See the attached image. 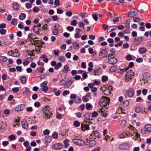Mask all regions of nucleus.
I'll use <instances>...</instances> for the list:
<instances>
[{
    "mask_svg": "<svg viewBox=\"0 0 151 151\" xmlns=\"http://www.w3.org/2000/svg\"><path fill=\"white\" fill-rule=\"evenodd\" d=\"M26 7L27 9L31 8L32 7V4L29 3H27L26 4Z\"/></svg>",
    "mask_w": 151,
    "mask_h": 151,
    "instance_id": "60",
    "label": "nucleus"
},
{
    "mask_svg": "<svg viewBox=\"0 0 151 151\" xmlns=\"http://www.w3.org/2000/svg\"><path fill=\"white\" fill-rule=\"evenodd\" d=\"M101 89L103 91L104 93L106 95L108 96L111 93V91L108 89L107 87H101Z\"/></svg>",
    "mask_w": 151,
    "mask_h": 151,
    "instance_id": "11",
    "label": "nucleus"
},
{
    "mask_svg": "<svg viewBox=\"0 0 151 151\" xmlns=\"http://www.w3.org/2000/svg\"><path fill=\"white\" fill-rule=\"evenodd\" d=\"M58 60L59 61L63 62L65 61V58L64 56H60L58 58Z\"/></svg>",
    "mask_w": 151,
    "mask_h": 151,
    "instance_id": "38",
    "label": "nucleus"
},
{
    "mask_svg": "<svg viewBox=\"0 0 151 151\" xmlns=\"http://www.w3.org/2000/svg\"><path fill=\"white\" fill-rule=\"evenodd\" d=\"M81 35L78 32H76L74 36L75 38H78L81 37Z\"/></svg>",
    "mask_w": 151,
    "mask_h": 151,
    "instance_id": "51",
    "label": "nucleus"
},
{
    "mask_svg": "<svg viewBox=\"0 0 151 151\" xmlns=\"http://www.w3.org/2000/svg\"><path fill=\"white\" fill-rule=\"evenodd\" d=\"M136 61L138 63H140L143 62V60L142 58H137L136 59Z\"/></svg>",
    "mask_w": 151,
    "mask_h": 151,
    "instance_id": "58",
    "label": "nucleus"
},
{
    "mask_svg": "<svg viewBox=\"0 0 151 151\" xmlns=\"http://www.w3.org/2000/svg\"><path fill=\"white\" fill-rule=\"evenodd\" d=\"M107 52L106 51V49H102L99 53V55L101 58L107 57Z\"/></svg>",
    "mask_w": 151,
    "mask_h": 151,
    "instance_id": "8",
    "label": "nucleus"
},
{
    "mask_svg": "<svg viewBox=\"0 0 151 151\" xmlns=\"http://www.w3.org/2000/svg\"><path fill=\"white\" fill-rule=\"evenodd\" d=\"M62 147V144L60 143H56L54 145L52 146L53 149L55 150L60 149Z\"/></svg>",
    "mask_w": 151,
    "mask_h": 151,
    "instance_id": "18",
    "label": "nucleus"
},
{
    "mask_svg": "<svg viewBox=\"0 0 151 151\" xmlns=\"http://www.w3.org/2000/svg\"><path fill=\"white\" fill-rule=\"evenodd\" d=\"M92 16L93 19L96 21H97L98 19V15L97 14H92Z\"/></svg>",
    "mask_w": 151,
    "mask_h": 151,
    "instance_id": "43",
    "label": "nucleus"
},
{
    "mask_svg": "<svg viewBox=\"0 0 151 151\" xmlns=\"http://www.w3.org/2000/svg\"><path fill=\"white\" fill-rule=\"evenodd\" d=\"M116 28V26H111L110 27L107 29V32L109 33Z\"/></svg>",
    "mask_w": 151,
    "mask_h": 151,
    "instance_id": "23",
    "label": "nucleus"
},
{
    "mask_svg": "<svg viewBox=\"0 0 151 151\" xmlns=\"http://www.w3.org/2000/svg\"><path fill=\"white\" fill-rule=\"evenodd\" d=\"M143 101V99L141 97H139L136 99V101L137 102H142Z\"/></svg>",
    "mask_w": 151,
    "mask_h": 151,
    "instance_id": "64",
    "label": "nucleus"
},
{
    "mask_svg": "<svg viewBox=\"0 0 151 151\" xmlns=\"http://www.w3.org/2000/svg\"><path fill=\"white\" fill-rule=\"evenodd\" d=\"M140 52L142 53L145 52L147 51V49L145 47H142L139 49Z\"/></svg>",
    "mask_w": 151,
    "mask_h": 151,
    "instance_id": "39",
    "label": "nucleus"
},
{
    "mask_svg": "<svg viewBox=\"0 0 151 151\" xmlns=\"http://www.w3.org/2000/svg\"><path fill=\"white\" fill-rule=\"evenodd\" d=\"M73 45L74 48L75 50H78V49L79 47V45L78 43L75 42L73 43Z\"/></svg>",
    "mask_w": 151,
    "mask_h": 151,
    "instance_id": "29",
    "label": "nucleus"
},
{
    "mask_svg": "<svg viewBox=\"0 0 151 151\" xmlns=\"http://www.w3.org/2000/svg\"><path fill=\"white\" fill-rule=\"evenodd\" d=\"M145 129L149 132H151V124H149L146 125L145 127Z\"/></svg>",
    "mask_w": 151,
    "mask_h": 151,
    "instance_id": "33",
    "label": "nucleus"
},
{
    "mask_svg": "<svg viewBox=\"0 0 151 151\" xmlns=\"http://www.w3.org/2000/svg\"><path fill=\"white\" fill-rule=\"evenodd\" d=\"M63 10L60 8L58 9L57 10V12L58 14H61L63 12Z\"/></svg>",
    "mask_w": 151,
    "mask_h": 151,
    "instance_id": "55",
    "label": "nucleus"
},
{
    "mask_svg": "<svg viewBox=\"0 0 151 151\" xmlns=\"http://www.w3.org/2000/svg\"><path fill=\"white\" fill-rule=\"evenodd\" d=\"M77 23V21L76 20H72L70 24L71 25L73 26H76Z\"/></svg>",
    "mask_w": 151,
    "mask_h": 151,
    "instance_id": "45",
    "label": "nucleus"
},
{
    "mask_svg": "<svg viewBox=\"0 0 151 151\" xmlns=\"http://www.w3.org/2000/svg\"><path fill=\"white\" fill-rule=\"evenodd\" d=\"M128 69V68H124L123 69L119 68V72L122 74H124L125 72L127 71V70Z\"/></svg>",
    "mask_w": 151,
    "mask_h": 151,
    "instance_id": "31",
    "label": "nucleus"
},
{
    "mask_svg": "<svg viewBox=\"0 0 151 151\" xmlns=\"http://www.w3.org/2000/svg\"><path fill=\"white\" fill-rule=\"evenodd\" d=\"M137 14V12L134 9L131 10L129 12L128 16L129 17H132Z\"/></svg>",
    "mask_w": 151,
    "mask_h": 151,
    "instance_id": "13",
    "label": "nucleus"
},
{
    "mask_svg": "<svg viewBox=\"0 0 151 151\" xmlns=\"http://www.w3.org/2000/svg\"><path fill=\"white\" fill-rule=\"evenodd\" d=\"M33 11L34 12H38L40 10V9L38 7L35 6L33 8Z\"/></svg>",
    "mask_w": 151,
    "mask_h": 151,
    "instance_id": "44",
    "label": "nucleus"
},
{
    "mask_svg": "<svg viewBox=\"0 0 151 151\" xmlns=\"http://www.w3.org/2000/svg\"><path fill=\"white\" fill-rule=\"evenodd\" d=\"M70 70V69L69 66L68 65H65L64 66L63 70V71L65 73H66L68 72V71Z\"/></svg>",
    "mask_w": 151,
    "mask_h": 151,
    "instance_id": "25",
    "label": "nucleus"
},
{
    "mask_svg": "<svg viewBox=\"0 0 151 151\" xmlns=\"http://www.w3.org/2000/svg\"><path fill=\"white\" fill-rule=\"evenodd\" d=\"M110 99L106 97H102L100 100L99 104L101 106L106 107L109 104Z\"/></svg>",
    "mask_w": 151,
    "mask_h": 151,
    "instance_id": "1",
    "label": "nucleus"
},
{
    "mask_svg": "<svg viewBox=\"0 0 151 151\" xmlns=\"http://www.w3.org/2000/svg\"><path fill=\"white\" fill-rule=\"evenodd\" d=\"M73 124L75 127H78L80 126V124L79 122L75 121L74 122Z\"/></svg>",
    "mask_w": 151,
    "mask_h": 151,
    "instance_id": "40",
    "label": "nucleus"
},
{
    "mask_svg": "<svg viewBox=\"0 0 151 151\" xmlns=\"http://www.w3.org/2000/svg\"><path fill=\"white\" fill-rule=\"evenodd\" d=\"M72 141L74 144L79 145L83 146L85 144V141L81 139H74Z\"/></svg>",
    "mask_w": 151,
    "mask_h": 151,
    "instance_id": "5",
    "label": "nucleus"
},
{
    "mask_svg": "<svg viewBox=\"0 0 151 151\" xmlns=\"http://www.w3.org/2000/svg\"><path fill=\"white\" fill-rule=\"evenodd\" d=\"M73 81V78H71L69 80L66 82L64 86V88H67L70 87Z\"/></svg>",
    "mask_w": 151,
    "mask_h": 151,
    "instance_id": "15",
    "label": "nucleus"
},
{
    "mask_svg": "<svg viewBox=\"0 0 151 151\" xmlns=\"http://www.w3.org/2000/svg\"><path fill=\"white\" fill-rule=\"evenodd\" d=\"M47 82L45 81L40 85V86L42 87V90L44 92H46L48 90V88L47 86Z\"/></svg>",
    "mask_w": 151,
    "mask_h": 151,
    "instance_id": "9",
    "label": "nucleus"
},
{
    "mask_svg": "<svg viewBox=\"0 0 151 151\" xmlns=\"http://www.w3.org/2000/svg\"><path fill=\"white\" fill-rule=\"evenodd\" d=\"M66 45L65 44H63L60 47L61 50H65L66 49Z\"/></svg>",
    "mask_w": 151,
    "mask_h": 151,
    "instance_id": "61",
    "label": "nucleus"
},
{
    "mask_svg": "<svg viewBox=\"0 0 151 151\" xmlns=\"http://www.w3.org/2000/svg\"><path fill=\"white\" fill-rule=\"evenodd\" d=\"M14 9L18 10L19 9V6L17 3H14L12 5Z\"/></svg>",
    "mask_w": 151,
    "mask_h": 151,
    "instance_id": "37",
    "label": "nucleus"
},
{
    "mask_svg": "<svg viewBox=\"0 0 151 151\" xmlns=\"http://www.w3.org/2000/svg\"><path fill=\"white\" fill-rule=\"evenodd\" d=\"M126 124V121L124 120H123L122 121L121 125L122 127H124Z\"/></svg>",
    "mask_w": 151,
    "mask_h": 151,
    "instance_id": "57",
    "label": "nucleus"
},
{
    "mask_svg": "<svg viewBox=\"0 0 151 151\" xmlns=\"http://www.w3.org/2000/svg\"><path fill=\"white\" fill-rule=\"evenodd\" d=\"M71 53L69 52H68L65 54V56L67 58H70L71 57Z\"/></svg>",
    "mask_w": 151,
    "mask_h": 151,
    "instance_id": "62",
    "label": "nucleus"
},
{
    "mask_svg": "<svg viewBox=\"0 0 151 151\" xmlns=\"http://www.w3.org/2000/svg\"><path fill=\"white\" fill-rule=\"evenodd\" d=\"M74 102L76 103H80L81 102V99L79 97L77 96L74 100Z\"/></svg>",
    "mask_w": 151,
    "mask_h": 151,
    "instance_id": "32",
    "label": "nucleus"
},
{
    "mask_svg": "<svg viewBox=\"0 0 151 151\" xmlns=\"http://www.w3.org/2000/svg\"><path fill=\"white\" fill-rule=\"evenodd\" d=\"M69 140L68 139H66L64 141V146L65 148L68 147L69 146V144L68 143Z\"/></svg>",
    "mask_w": 151,
    "mask_h": 151,
    "instance_id": "34",
    "label": "nucleus"
},
{
    "mask_svg": "<svg viewBox=\"0 0 151 151\" xmlns=\"http://www.w3.org/2000/svg\"><path fill=\"white\" fill-rule=\"evenodd\" d=\"M96 143L95 140H91L89 141L88 145L89 148H92L96 145Z\"/></svg>",
    "mask_w": 151,
    "mask_h": 151,
    "instance_id": "17",
    "label": "nucleus"
},
{
    "mask_svg": "<svg viewBox=\"0 0 151 151\" xmlns=\"http://www.w3.org/2000/svg\"><path fill=\"white\" fill-rule=\"evenodd\" d=\"M134 75V74L132 70H128L126 74V81L127 82L129 81L131 79L132 76H133Z\"/></svg>",
    "mask_w": 151,
    "mask_h": 151,
    "instance_id": "4",
    "label": "nucleus"
},
{
    "mask_svg": "<svg viewBox=\"0 0 151 151\" xmlns=\"http://www.w3.org/2000/svg\"><path fill=\"white\" fill-rule=\"evenodd\" d=\"M30 42L35 45H36L38 47L37 49H40V48L42 47V45L44 44L43 42H41V41L33 39Z\"/></svg>",
    "mask_w": 151,
    "mask_h": 151,
    "instance_id": "3",
    "label": "nucleus"
},
{
    "mask_svg": "<svg viewBox=\"0 0 151 151\" xmlns=\"http://www.w3.org/2000/svg\"><path fill=\"white\" fill-rule=\"evenodd\" d=\"M133 21L135 22H139L140 21V20L138 17H135L133 18Z\"/></svg>",
    "mask_w": 151,
    "mask_h": 151,
    "instance_id": "59",
    "label": "nucleus"
},
{
    "mask_svg": "<svg viewBox=\"0 0 151 151\" xmlns=\"http://www.w3.org/2000/svg\"><path fill=\"white\" fill-rule=\"evenodd\" d=\"M20 80L22 83L23 84L25 83L26 82V78L25 76L21 77L20 78Z\"/></svg>",
    "mask_w": 151,
    "mask_h": 151,
    "instance_id": "35",
    "label": "nucleus"
},
{
    "mask_svg": "<svg viewBox=\"0 0 151 151\" xmlns=\"http://www.w3.org/2000/svg\"><path fill=\"white\" fill-rule=\"evenodd\" d=\"M91 95L90 93L88 92L87 93L86 95L83 96L82 97V100L84 102H87L89 100V99H91Z\"/></svg>",
    "mask_w": 151,
    "mask_h": 151,
    "instance_id": "10",
    "label": "nucleus"
},
{
    "mask_svg": "<svg viewBox=\"0 0 151 151\" xmlns=\"http://www.w3.org/2000/svg\"><path fill=\"white\" fill-rule=\"evenodd\" d=\"M111 55H109L108 56L109 63L111 64L114 65L116 64L117 61V60L114 56L111 57Z\"/></svg>",
    "mask_w": 151,
    "mask_h": 151,
    "instance_id": "7",
    "label": "nucleus"
},
{
    "mask_svg": "<svg viewBox=\"0 0 151 151\" xmlns=\"http://www.w3.org/2000/svg\"><path fill=\"white\" fill-rule=\"evenodd\" d=\"M138 39H139V37L135 38L134 42V43L135 45H138L140 44L141 43L140 40H139Z\"/></svg>",
    "mask_w": 151,
    "mask_h": 151,
    "instance_id": "24",
    "label": "nucleus"
},
{
    "mask_svg": "<svg viewBox=\"0 0 151 151\" xmlns=\"http://www.w3.org/2000/svg\"><path fill=\"white\" fill-rule=\"evenodd\" d=\"M26 110L28 112H31L32 111L33 109L32 107H29L26 108Z\"/></svg>",
    "mask_w": 151,
    "mask_h": 151,
    "instance_id": "56",
    "label": "nucleus"
},
{
    "mask_svg": "<svg viewBox=\"0 0 151 151\" xmlns=\"http://www.w3.org/2000/svg\"><path fill=\"white\" fill-rule=\"evenodd\" d=\"M22 127L25 129H27L28 127V125L26 121H23L21 122Z\"/></svg>",
    "mask_w": 151,
    "mask_h": 151,
    "instance_id": "22",
    "label": "nucleus"
},
{
    "mask_svg": "<svg viewBox=\"0 0 151 151\" xmlns=\"http://www.w3.org/2000/svg\"><path fill=\"white\" fill-rule=\"evenodd\" d=\"M17 20L15 19H13L12 20L11 23L12 25H17Z\"/></svg>",
    "mask_w": 151,
    "mask_h": 151,
    "instance_id": "50",
    "label": "nucleus"
},
{
    "mask_svg": "<svg viewBox=\"0 0 151 151\" xmlns=\"http://www.w3.org/2000/svg\"><path fill=\"white\" fill-rule=\"evenodd\" d=\"M130 22L129 20H127L125 22V27L127 29H129L130 28Z\"/></svg>",
    "mask_w": 151,
    "mask_h": 151,
    "instance_id": "27",
    "label": "nucleus"
},
{
    "mask_svg": "<svg viewBox=\"0 0 151 151\" xmlns=\"http://www.w3.org/2000/svg\"><path fill=\"white\" fill-rule=\"evenodd\" d=\"M127 93V96L129 97H132L134 95V90L133 88H130L128 90Z\"/></svg>",
    "mask_w": 151,
    "mask_h": 151,
    "instance_id": "20",
    "label": "nucleus"
},
{
    "mask_svg": "<svg viewBox=\"0 0 151 151\" xmlns=\"http://www.w3.org/2000/svg\"><path fill=\"white\" fill-rule=\"evenodd\" d=\"M41 24H39L37 25H34L32 28V30L35 33L39 34V27L41 26Z\"/></svg>",
    "mask_w": 151,
    "mask_h": 151,
    "instance_id": "14",
    "label": "nucleus"
},
{
    "mask_svg": "<svg viewBox=\"0 0 151 151\" xmlns=\"http://www.w3.org/2000/svg\"><path fill=\"white\" fill-rule=\"evenodd\" d=\"M117 70L116 67L115 65H113L110 67V70L111 72H114Z\"/></svg>",
    "mask_w": 151,
    "mask_h": 151,
    "instance_id": "30",
    "label": "nucleus"
},
{
    "mask_svg": "<svg viewBox=\"0 0 151 151\" xmlns=\"http://www.w3.org/2000/svg\"><path fill=\"white\" fill-rule=\"evenodd\" d=\"M89 122H88L86 121L85 120L83 122L81 123L82 130L84 131L88 130L89 128Z\"/></svg>",
    "mask_w": 151,
    "mask_h": 151,
    "instance_id": "6",
    "label": "nucleus"
},
{
    "mask_svg": "<svg viewBox=\"0 0 151 151\" xmlns=\"http://www.w3.org/2000/svg\"><path fill=\"white\" fill-rule=\"evenodd\" d=\"M32 36L33 34L32 33L29 34L28 35V37L29 38V40L30 41V40H31V41L32 40V39H35L34 37H33Z\"/></svg>",
    "mask_w": 151,
    "mask_h": 151,
    "instance_id": "52",
    "label": "nucleus"
},
{
    "mask_svg": "<svg viewBox=\"0 0 151 151\" xmlns=\"http://www.w3.org/2000/svg\"><path fill=\"white\" fill-rule=\"evenodd\" d=\"M26 17V15L24 13H21L19 16V18L21 20L24 19Z\"/></svg>",
    "mask_w": 151,
    "mask_h": 151,
    "instance_id": "36",
    "label": "nucleus"
},
{
    "mask_svg": "<svg viewBox=\"0 0 151 151\" xmlns=\"http://www.w3.org/2000/svg\"><path fill=\"white\" fill-rule=\"evenodd\" d=\"M36 66V64L34 62L32 63L30 65V66L33 68H35Z\"/></svg>",
    "mask_w": 151,
    "mask_h": 151,
    "instance_id": "63",
    "label": "nucleus"
},
{
    "mask_svg": "<svg viewBox=\"0 0 151 151\" xmlns=\"http://www.w3.org/2000/svg\"><path fill=\"white\" fill-rule=\"evenodd\" d=\"M12 91L13 92L16 93L19 91V89L18 87L14 88H12Z\"/></svg>",
    "mask_w": 151,
    "mask_h": 151,
    "instance_id": "41",
    "label": "nucleus"
},
{
    "mask_svg": "<svg viewBox=\"0 0 151 151\" xmlns=\"http://www.w3.org/2000/svg\"><path fill=\"white\" fill-rule=\"evenodd\" d=\"M62 66V64L61 62L58 63L54 67V68L55 70L58 69Z\"/></svg>",
    "mask_w": 151,
    "mask_h": 151,
    "instance_id": "28",
    "label": "nucleus"
},
{
    "mask_svg": "<svg viewBox=\"0 0 151 151\" xmlns=\"http://www.w3.org/2000/svg\"><path fill=\"white\" fill-rule=\"evenodd\" d=\"M40 104L39 102H36L34 103V106L36 107H39L40 106Z\"/></svg>",
    "mask_w": 151,
    "mask_h": 151,
    "instance_id": "54",
    "label": "nucleus"
},
{
    "mask_svg": "<svg viewBox=\"0 0 151 151\" xmlns=\"http://www.w3.org/2000/svg\"><path fill=\"white\" fill-rule=\"evenodd\" d=\"M38 72L40 73H42L43 72L44 68L42 67H40L39 68H37Z\"/></svg>",
    "mask_w": 151,
    "mask_h": 151,
    "instance_id": "53",
    "label": "nucleus"
},
{
    "mask_svg": "<svg viewBox=\"0 0 151 151\" xmlns=\"http://www.w3.org/2000/svg\"><path fill=\"white\" fill-rule=\"evenodd\" d=\"M142 108L140 106H137L135 109V111L137 113L140 112Z\"/></svg>",
    "mask_w": 151,
    "mask_h": 151,
    "instance_id": "42",
    "label": "nucleus"
},
{
    "mask_svg": "<svg viewBox=\"0 0 151 151\" xmlns=\"http://www.w3.org/2000/svg\"><path fill=\"white\" fill-rule=\"evenodd\" d=\"M52 138L51 136H47L45 137V144L46 145L50 143L52 140Z\"/></svg>",
    "mask_w": 151,
    "mask_h": 151,
    "instance_id": "19",
    "label": "nucleus"
},
{
    "mask_svg": "<svg viewBox=\"0 0 151 151\" xmlns=\"http://www.w3.org/2000/svg\"><path fill=\"white\" fill-rule=\"evenodd\" d=\"M29 63V61L27 60V59H26L23 62V64L24 66H26Z\"/></svg>",
    "mask_w": 151,
    "mask_h": 151,
    "instance_id": "47",
    "label": "nucleus"
},
{
    "mask_svg": "<svg viewBox=\"0 0 151 151\" xmlns=\"http://www.w3.org/2000/svg\"><path fill=\"white\" fill-rule=\"evenodd\" d=\"M50 108L48 106H45L43 109V111L44 114H43L45 118L49 119L50 115L52 114Z\"/></svg>",
    "mask_w": 151,
    "mask_h": 151,
    "instance_id": "2",
    "label": "nucleus"
},
{
    "mask_svg": "<svg viewBox=\"0 0 151 151\" xmlns=\"http://www.w3.org/2000/svg\"><path fill=\"white\" fill-rule=\"evenodd\" d=\"M129 144L127 143L121 144L119 147L120 149L121 150H124L129 147Z\"/></svg>",
    "mask_w": 151,
    "mask_h": 151,
    "instance_id": "16",
    "label": "nucleus"
},
{
    "mask_svg": "<svg viewBox=\"0 0 151 151\" xmlns=\"http://www.w3.org/2000/svg\"><path fill=\"white\" fill-rule=\"evenodd\" d=\"M25 106L24 104H20L16 106L14 108V110L17 111L23 110L25 108Z\"/></svg>",
    "mask_w": 151,
    "mask_h": 151,
    "instance_id": "12",
    "label": "nucleus"
},
{
    "mask_svg": "<svg viewBox=\"0 0 151 151\" xmlns=\"http://www.w3.org/2000/svg\"><path fill=\"white\" fill-rule=\"evenodd\" d=\"M8 60L7 57L5 56L0 57V62H5Z\"/></svg>",
    "mask_w": 151,
    "mask_h": 151,
    "instance_id": "26",
    "label": "nucleus"
},
{
    "mask_svg": "<svg viewBox=\"0 0 151 151\" xmlns=\"http://www.w3.org/2000/svg\"><path fill=\"white\" fill-rule=\"evenodd\" d=\"M93 135L95 137L98 138H99L101 137L100 134L99 132L96 131H93V133L91 134V136Z\"/></svg>",
    "mask_w": 151,
    "mask_h": 151,
    "instance_id": "21",
    "label": "nucleus"
},
{
    "mask_svg": "<svg viewBox=\"0 0 151 151\" xmlns=\"http://www.w3.org/2000/svg\"><path fill=\"white\" fill-rule=\"evenodd\" d=\"M92 106V105L90 103H87L86 104V108L87 110H89Z\"/></svg>",
    "mask_w": 151,
    "mask_h": 151,
    "instance_id": "46",
    "label": "nucleus"
},
{
    "mask_svg": "<svg viewBox=\"0 0 151 151\" xmlns=\"http://www.w3.org/2000/svg\"><path fill=\"white\" fill-rule=\"evenodd\" d=\"M20 54L18 52H13V57H17L19 56Z\"/></svg>",
    "mask_w": 151,
    "mask_h": 151,
    "instance_id": "48",
    "label": "nucleus"
},
{
    "mask_svg": "<svg viewBox=\"0 0 151 151\" xmlns=\"http://www.w3.org/2000/svg\"><path fill=\"white\" fill-rule=\"evenodd\" d=\"M79 27L81 28L83 27V29L84 28V26L85 25V24L83 22H78Z\"/></svg>",
    "mask_w": 151,
    "mask_h": 151,
    "instance_id": "49",
    "label": "nucleus"
}]
</instances>
